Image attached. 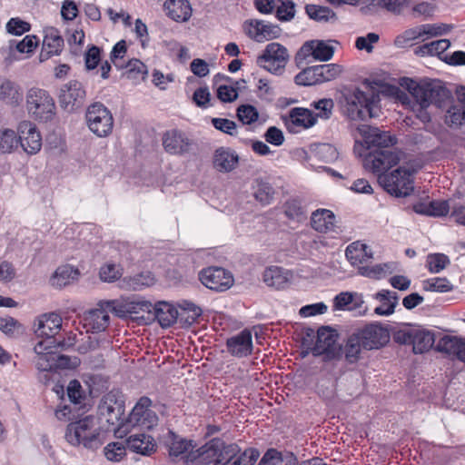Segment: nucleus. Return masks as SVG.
Segmentation results:
<instances>
[{
    "instance_id": "7ed1b4c3",
    "label": "nucleus",
    "mask_w": 465,
    "mask_h": 465,
    "mask_svg": "<svg viewBox=\"0 0 465 465\" xmlns=\"http://www.w3.org/2000/svg\"><path fill=\"white\" fill-rule=\"evenodd\" d=\"M407 90L416 103L435 105L437 108L449 105L452 98L450 91L439 80H424L419 83L410 80Z\"/></svg>"
},
{
    "instance_id": "473e14b6",
    "label": "nucleus",
    "mask_w": 465,
    "mask_h": 465,
    "mask_svg": "<svg viewBox=\"0 0 465 465\" xmlns=\"http://www.w3.org/2000/svg\"><path fill=\"white\" fill-rule=\"evenodd\" d=\"M170 440L168 442L169 447V454L173 458L183 459L185 461V457L191 453L194 452L192 440H185L181 438L180 436L174 434L173 432H169Z\"/></svg>"
},
{
    "instance_id": "6ab92c4d",
    "label": "nucleus",
    "mask_w": 465,
    "mask_h": 465,
    "mask_svg": "<svg viewBox=\"0 0 465 465\" xmlns=\"http://www.w3.org/2000/svg\"><path fill=\"white\" fill-rule=\"evenodd\" d=\"M337 333L330 327L322 326L317 331V339L312 352L314 356L333 354L336 350Z\"/></svg>"
},
{
    "instance_id": "c03bdc74",
    "label": "nucleus",
    "mask_w": 465,
    "mask_h": 465,
    "mask_svg": "<svg viewBox=\"0 0 465 465\" xmlns=\"http://www.w3.org/2000/svg\"><path fill=\"white\" fill-rule=\"evenodd\" d=\"M363 346L356 331L352 332L347 340L344 348V356L348 362L354 363L359 358Z\"/></svg>"
},
{
    "instance_id": "f704fd0d",
    "label": "nucleus",
    "mask_w": 465,
    "mask_h": 465,
    "mask_svg": "<svg viewBox=\"0 0 465 465\" xmlns=\"http://www.w3.org/2000/svg\"><path fill=\"white\" fill-rule=\"evenodd\" d=\"M155 277L151 272H143L133 276L124 277L122 281V288L129 291H141L153 286Z\"/></svg>"
},
{
    "instance_id": "a18cd8bd",
    "label": "nucleus",
    "mask_w": 465,
    "mask_h": 465,
    "mask_svg": "<svg viewBox=\"0 0 465 465\" xmlns=\"http://www.w3.org/2000/svg\"><path fill=\"white\" fill-rule=\"evenodd\" d=\"M392 272V265L391 263H381L375 264L372 266L369 265H361L358 267V273L361 276L371 278V279H381L385 277L388 272Z\"/></svg>"
},
{
    "instance_id": "dca6fc26",
    "label": "nucleus",
    "mask_w": 465,
    "mask_h": 465,
    "mask_svg": "<svg viewBox=\"0 0 465 465\" xmlns=\"http://www.w3.org/2000/svg\"><path fill=\"white\" fill-rule=\"evenodd\" d=\"M357 130L368 150H371L372 147L374 149H391V146L396 142V139L387 132L381 131L374 126L361 124Z\"/></svg>"
},
{
    "instance_id": "e2e57ef3",
    "label": "nucleus",
    "mask_w": 465,
    "mask_h": 465,
    "mask_svg": "<svg viewBox=\"0 0 465 465\" xmlns=\"http://www.w3.org/2000/svg\"><path fill=\"white\" fill-rule=\"evenodd\" d=\"M5 28L8 34L14 35H22L23 34L30 31L31 25L29 23L15 17L11 18L7 22Z\"/></svg>"
},
{
    "instance_id": "20e7f679",
    "label": "nucleus",
    "mask_w": 465,
    "mask_h": 465,
    "mask_svg": "<svg viewBox=\"0 0 465 465\" xmlns=\"http://www.w3.org/2000/svg\"><path fill=\"white\" fill-rule=\"evenodd\" d=\"M94 419L86 416L75 422H71L65 431V439L72 445L83 444L87 449L95 450L103 441L100 439V431L92 430Z\"/></svg>"
},
{
    "instance_id": "a878e982",
    "label": "nucleus",
    "mask_w": 465,
    "mask_h": 465,
    "mask_svg": "<svg viewBox=\"0 0 465 465\" xmlns=\"http://www.w3.org/2000/svg\"><path fill=\"white\" fill-rule=\"evenodd\" d=\"M152 312L153 319L157 320L163 328L172 326L179 316L177 309L166 302H159L153 305Z\"/></svg>"
},
{
    "instance_id": "5701e85b",
    "label": "nucleus",
    "mask_w": 465,
    "mask_h": 465,
    "mask_svg": "<svg viewBox=\"0 0 465 465\" xmlns=\"http://www.w3.org/2000/svg\"><path fill=\"white\" fill-rule=\"evenodd\" d=\"M239 163V155L228 147H219L213 154V167L222 173H230Z\"/></svg>"
},
{
    "instance_id": "0eeeda50",
    "label": "nucleus",
    "mask_w": 465,
    "mask_h": 465,
    "mask_svg": "<svg viewBox=\"0 0 465 465\" xmlns=\"http://www.w3.org/2000/svg\"><path fill=\"white\" fill-rule=\"evenodd\" d=\"M413 172L400 166L388 174H380L378 183L383 189L396 197H406L413 191L411 179Z\"/></svg>"
},
{
    "instance_id": "de8ad7c7",
    "label": "nucleus",
    "mask_w": 465,
    "mask_h": 465,
    "mask_svg": "<svg viewBox=\"0 0 465 465\" xmlns=\"http://www.w3.org/2000/svg\"><path fill=\"white\" fill-rule=\"evenodd\" d=\"M253 195L262 204H270L273 199L274 190L272 185L262 180H256L253 186Z\"/></svg>"
},
{
    "instance_id": "49530a36",
    "label": "nucleus",
    "mask_w": 465,
    "mask_h": 465,
    "mask_svg": "<svg viewBox=\"0 0 465 465\" xmlns=\"http://www.w3.org/2000/svg\"><path fill=\"white\" fill-rule=\"evenodd\" d=\"M465 120V108L460 103H454L445 114V124L450 127H459Z\"/></svg>"
},
{
    "instance_id": "864d4df0",
    "label": "nucleus",
    "mask_w": 465,
    "mask_h": 465,
    "mask_svg": "<svg viewBox=\"0 0 465 465\" xmlns=\"http://www.w3.org/2000/svg\"><path fill=\"white\" fill-rule=\"evenodd\" d=\"M321 84L337 78L342 72L341 65L337 64H326L317 65Z\"/></svg>"
},
{
    "instance_id": "2eb2a0df",
    "label": "nucleus",
    "mask_w": 465,
    "mask_h": 465,
    "mask_svg": "<svg viewBox=\"0 0 465 465\" xmlns=\"http://www.w3.org/2000/svg\"><path fill=\"white\" fill-rule=\"evenodd\" d=\"M152 401L148 397H142L133 408L128 421L133 426L143 429H153L158 423L156 413L150 409Z\"/></svg>"
},
{
    "instance_id": "4c0bfd02",
    "label": "nucleus",
    "mask_w": 465,
    "mask_h": 465,
    "mask_svg": "<svg viewBox=\"0 0 465 465\" xmlns=\"http://www.w3.org/2000/svg\"><path fill=\"white\" fill-rule=\"evenodd\" d=\"M434 334L430 331L414 329L412 351L415 354L428 351L434 344Z\"/></svg>"
},
{
    "instance_id": "cd10ccee",
    "label": "nucleus",
    "mask_w": 465,
    "mask_h": 465,
    "mask_svg": "<svg viewBox=\"0 0 465 465\" xmlns=\"http://www.w3.org/2000/svg\"><path fill=\"white\" fill-rule=\"evenodd\" d=\"M312 227L319 232H335V215L327 209H318L312 213Z\"/></svg>"
},
{
    "instance_id": "412c9836",
    "label": "nucleus",
    "mask_w": 465,
    "mask_h": 465,
    "mask_svg": "<svg viewBox=\"0 0 465 465\" xmlns=\"http://www.w3.org/2000/svg\"><path fill=\"white\" fill-rule=\"evenodd\" d=\"M228 351L234 357L242 358L251 354L252 351V333L243 330L240 333L229 338L226 341Z\"/></svg>"
},
{
    "instance_id": "37998d69",
    "label": "nucleus",
    "mask_w": 465,
    "mask_h": 465,
    "mask_svg": "<svg viewBox=\"0 0 465 465\" xmlns=\"http://www.w3.org/2000/svg\"><path fill=\"white\" fill-rule=\"evenodd\" d=\"M305 12L311 19L317 22H329L336 19L335 13L327 6L309 4L305 5Z\"/></svg>"
},
{
    "instance_id": "c756f323",
    "label": "nucleus",
    "mask_w": 465,
    "mask_h": 465,
    "mask_svg": "<svg viewBox=\"0 0 465 465\" xmlns=\"http://www.w3.org/2000/svg\"><path fill=\"white\" fill-rule=\"evenodd\" d=\"M262 280L269 287L283 289L290 281V273L279 266H271L264 270Z\"/></svg>"
},
{
    "instance_id": "a19ab883",
    "label": "nucleus",
    "mask_w": 465,
    "mask_h": 465,
    "mask_svg": "<svg viewBox=\"0 0 465 465\" xmlns=\"http://www.w3.org/2000/svg\"><path fill=\"white\" fill-rule=\"evenodd\" d=\"M450 46V42L448 39H440L430 43L424 44L415 50L416 54L424 55H438L441 54Z\"/></svg>"
},
{
    "instance_id": "5fc2aeb1",
    "label": "nucleus",
    "mask_w": 465,
    "mask_h": 465,
    "mask_svg": "<svg viewBox=\"0 0 465 465\" xmlns=\"http://www.w3.org/2000/svg\"><path fill=\"white\" fill-rule=\"evenodd\" d=\"M19 143V136L13 130H4L0 132V151L3 153H10L16 148Z\"/></svg>"
},
{
    "instance_id": "aec40b11",
    "label": "nucleus",
    "mask_w": 465,
    "mask_h": 465,
    "mask_svg": "<svg viewBox=\"0 0 465 465\" xmlns=\"http://www.w3.org/2000/svg\"><path fill=\"white\" fill-rule=\"evenodd\" d=\"M164 150L171 154H184L191 150V141L180 131H167L163 137Z\"/></svg>"
},
{
    "instance_id": "4468645a",
    "label": "nucleus",
    "mask_w": 465,
    "mask_h": 465,
    "mask_svg": "<svg viewBox=\"0 0 465 465\" xmlns=\"http://www.w3.org/2000/svg\"><path fill=\"white\" fill-rule=\"evenodd\" d=\"M199 280L208 289L224 292L230 289L234 282L232 274L222 267H208L199 272Z\"/></svg>"
},
{
    "instance_id": "13d9d810",
    "label": "nucleus",
    "mask_w": 465,
    "mask_h": 465,
    "mask_svg": "<svg viewBox=\"0 0 465 465\" xmlns=\"http://www.w3.org/2000/svg\"><path fill=\"white\" fill-rule=\"evenodd\" d=\"M423 289L429 292H447L452 290V285L446 278H432L423 282Z\"/></svg>"
},
{
    "instance_id": "f3484780",
    "label": "nucleus",
    "mask_w": 465,
    "mask_h": 465,
    "mask_svg": "<svg viewBox=\"0 0 465 465\" xmlns=\"http://www.w3.org/2000/svg\"><path fill=\"white\" fill-rule=\"evenodd\" d=\"M85 99V90L83 84L72 80L60 89L59 103L64 109H74L81 106Z\"/></svg>"
},
{
    "instance_id": "e433bc0d",
    "label": "nucleus",
    "mask_w": 465,
    "mask_h": 465,
    "mask_svg": "<svg viewBox=\"0 0 465 465\" xmlns=\"http://www.w3.org/2000/svg\"><path fill=\"white\" fill-rule=\"evenodd\" d=\"M345 255L352 265H360L371 259L373 253L367 244L354 242L347 247Z\"/></svg>"
},
{
    "instance_id": "f8f14e48",
    "label": "nucleus",
    "mask_w": 465,
    "mask_h": 465,
    "mask_svg": "<svg viewBox=\"0 0 465 465\" xmlns=\"http://www.w3.org/2000/svg\"><path fill=\"white\" fill-rule=\"evenodd\" d=\"M101 419L109 425H116L124 414V402L122 394L117 391H111L101 400L98 406Z\"/></svg>"
},
{
    "instance_id": "4d7b16f0",
    "label": "nucleus",
    "mask_w": 465,
    "mask_h": 465,
    "mask_svg": "<svg viewBox=\"0 0 465 465\" xmlns=\"http://www.w3.org/2000/svg\"><path fill=\"white\" fill-rule=\"evenodd\" d=\"M124 310H117L115 309L117 313L120 312H127V313H139V312H147L152 313V310L153 305L144 300H134L127 302L124 306Z\"/></svg>"
},
{
    "instance_id": "4be33fe9",
    "label": "nucleus",
    "mask_w": 465,
    "mask_h": 465,
    "mask_svg": "<svg viewBox=\"0 0 465 465\" xmlns=\"http://www.w3.org/2000/svg\"><path fill=\"white\" fill-rule=\"evenodd\" d=\"M281 34L278 25L262 20H252L249 24L248 35L257 42L277 38Z\"/></svg>"
},
{
    "instance_id": "7c9ffc66",
    "label": "nucleus",
    "mask_w": 465,
    "mask_h": 465,
    "mask_svg": "<svg viewBox=\"0 0 465 465\" xmlns=\"http://www.w3.org/2000/svg\"><path fill=\"white\" fill-rule=\"evenodd\" d=\"M126 444L130 450L142 455H150L155 450L153 438L143 433L129 436Z\"/></svg>"
},
{
    "instance_id": "2f4dec72",
    "label": "nucleus",
    "mask_w": 465,
    "mask_h": 465,
    "mask_svg": "<svg viewBox=\"0 0 465 465\" xmlns=\"http://www.w3.org/2000/svg\"><path fill=\"white\" fill-rule=\"evenodd\" d=\"M374 298L381 303L374 309L377 315L388 316L394 312L399 300L397 292L381 290L375 293Z\"/></svg>"
},
{
    "instance_id": "39448f33",
    "label": "nucleus",
    "mask_w": 465,
    "mask_h": 465,
    "mask_svg": "<svg viewBox=\"0 0 465 465\" xmlns=\"http://www.w3.org/2000/svg\"><path fill=\"white\" fill-rule=\"evenodd\" d=\"M26 109L28 114L37 121L47 122L55 114V104L47 91L31 88L26 94Z\"/></svg>"
},
{
    "instance_id": "423d86ee",
    "label": "nucleus",
    "mask_w": 465,
    "mask_h": 465,
    "mask_svg": "<svg viewBox=\"0 0 465 465\" xmlns=\"http://www.w3.org/2000/svg\"><path fill=\"white\" fill-rule=\"evenodd\" d=\"M35 332L38 337H45L47 344L57 345L59 348L69 347L74 344V338L69 337L67 341L55 338L62 328V318L54 312L45 313L38 317L35 322Z\"/></svg>"
},
{
    "instance_id": "ea45409f",
    "label": "nucleus",
    "mask_w": 465,
    "mask_h": 465,
    "mask_svg": "<svg viewBox=\"0 0 465 465\" xmlns=\"http://www.w3.org/2000/svg\"><path fill=\"white\" fill-rule=\"evenodd\" d=\"M289 117L294 125L303 128L312 127L316 123L312 112L302 107L292 108L289 113Z\"/></svg>"
},
{
    "instance_id": "f257e3e1",
    "label": "nucleus",
    "mask_w": 465,
    "mask_h": 465,
    "mask_svg": "<svg viewBox=\"0 0 465 465\" xmlns=\"http://www.w3.org/2000/svg\"><path fill=\"white\" fill-rule=\"evenodd\" d=\"M343 113L352 121L377 117L380 113V94L373 90L364 93L359 88H349L342 93Z\"/></svg>"
},
{
    "instance_id": "c85d7f7f",
    "label": "nucleus",
    "mask_w": 465,
    "mask_h": 465,
    "mask_svg": "<svg viewBox=\"0 0 465 465\" xmlns=\"http://www.w3.org/2000/svg\"><path fill=\"white\" fill-rule=\"evenodd\" d=\"M164 8L170 18L176 22H186L192 16V6L188 0H168Z\"/></svg>"
},
{
    "instance_id": "9d476101",
    "label": "nucleus",
    "mask_w": 465,
    "mask_h": 465,
    "mask_svg": "<svg viewBox=\"0 0 465 465\" xmlns=\"http://www.w3.org/2000/svg\"><path fill=\"white\" fill-rule=\"evenodd\" d=\"M289 60L287 49L279 43L269 44L263 54L257 58V64L265 70L279 74Z\"/></svg>"
},
{
    "instance_id": "09e8293b",
    "label": "nucleus",
    "mask_w": 465,
    "mask_h": 465,
    "mask_svg": "<svg viewBox=\"0 0 465 465\" xmlns=\"http://www.w3.org/2000/svg\"><path fill=\"white\" fill-rule=\"evenodd\" d=\"M0 331L6 336L14 338L25 332L24 326L15 318L0 317Z\"/></svg>"
},
{
    "instance_id": "f03ea898",
    "label": "nucleus",
    "mask_w": 465,
    "mask_h": 465,
    "mask_svg": "<svg viewBox=\"0 0 465 465\" xmlns=\"http://www.w3.org/2000/svg\"><path fill=\"white\" fill-rule=\"evenodd\" d=\"M237 446L225 444L220 439H213L194 452L185 457V463L192 465H226L235 455Z\"/></svg>"
},
{
    "instance_id": "58836bf2",
    "label": "nucleus",
    "mask_w": 465,
    "mask_h": 465,
    "mask_svg": "<svg viewBox=\"0 0 465 465\" xmlns=\"http://www.w3.org/2000/svg\"><path fill=\"white\" fill-rule=\"evenodd\" d=\"M258 465H295V456L292 453L282 454L276 450H269Z\"/></svg>"
},
{
    "instance_id": "ddd939ff",
    "label": "nucleus",
    "mask_w": 465,
    "mask_h": 465,
    "mask_svg": "<svg viewBox=\"0 0 465 465\" xmlns=\"http://www.w3.org/2000/svg\"><path fill=\"white\" fill-rule=\"evenodd\" d=\"M53 348H58L57 345L47 344L45 341H39L35 345V367L41 371H52L56 368L63 366L68 361L64 355H59L54 351Z\"/></svg>"
},
{
    "instance_id": "393cba45",
    "label": "nucleus",
    "mask_w": 465,
    "mask_h": 465,
    "mask_svg": "<svg viewBox=\"0 0 465 465\" xmlns=\"http://www.w3.org/2000/svg\"><path fill=\"white\" fill-rule=\"evenodd\" d=\"M64 46V39L54 28H50L43 42V50L40 54L41 61L48 59L52 55L59 54Z\"/></svg>"
},
{
    "instance_id": "69168bd1",
    "label": "nucleus",
    "mask_w": 465,
    "mask_h": 465,
    "mask_svg": "<svg viewBox=\"0 0 465 465\" xmlns=\"http://www.w3.org/2000/svg\"><path fill=\"white\" fill-rule=\"evenodd\" d=\"M295 15V4L292 0H282L277 7L276 15L281 21H290Z\"/></svg>"
},
{
    "instance_id": "1a4fd4ad",
    "label": "nucleus",
    "mask_w": 465,
    "mask_h": 465,
    "mask_svg": "<svg viewBox=\"0 0 465 465\" xmlns=\"http://www.w3.org/2000/svg\"><path fill=\"white\" fill-rule=\"evenodd\" d=\"M400 161L399 154L393 149H373L363 159V166L367 171L378 174L386 172Z\"/></svg>"
},
{
    "instance_id": "603ef678",
    "label": "nucleus",
    "mask_w": 465,
    "mask_h": 465,
    "mask_svg": "<svg viewBox=\"0 0 465 465\" xmlns=\"http://www.w3.org/2000/svg\"><path fill=\"white\" fill-rule=\"evenodd\" d=\"M122 274L121 266L113 262L104 264L99 271L100 279L104 282H114L120 279Z\"/></svg>"
},
{
    "instance_id": "9b49d317",
    "label": "nucleus",
    "mask_w": 465,
    "mask_h": 465,
    "mask_svg": "<svg viewBox=\"0 0 465 465\" xmlns=\"http://www.w3.org/2000/svg\"><path fill=\"white\" fill-rule=\"evenodd\" d=\"M364 350H377L386 345L390 341L387 327L379 322L366 324L356 331Z\"/></svg>"
},
{
    "instance_id": "052dcab7",
    "label": "nucleus",
    "mask_w": 465,
    "mask_h": 465,
    "mask_svg": "<svg viewBox=\"0 0 465 465\" xmlns=\"http://www.w3.org/2000/svg\"><path fill=\"white\" fill-rule=\"evenodd\" d=\"M450 260L448 256L442 253H435L430 254L427 257V266L430 272L437 273L442 271L447 264H449Z\"/></svg>"
},
{
    "instance_id": "c9c22d12",
    "label": "nucleus",
    "mask_w": 465,
    "mask_h": 465,
    "mask_svg": "<svg viewBox=\"0 0 465 465\" xmlns=\"http://www.w3.org/2000/svg\"><path fill=\"white\" fill-rule=\"evenodd\" d=\"M302 50L310 53L314 59L319 61H329L334 54V48L324 41L313 40L306 42Z\"/></svg>"
},
{
    "instance_id": "bf43d9fd",
    "label": "nucleus",
    "mask_w": 465,
    "mask_h": 465,
    "mask_svg": "<svg viewBox=\"0 0 465 465\" xmlns=\"http://www.w3.org/2000/svg\"><path fill=\"white\" fill-rule=\"evenodd\" d=\"M237 117L243 124H251L258 120L259 113L251 104H242L237 109Z\"/></svg>"
},
{
    "instance_id": "680f3d73",
    "label": "nucleus",
    "mask_w": 465,
    "mask_h": 465,
    "mask_svg": "<svg viewBox=\"0 0 465 465\" xmlns=\"http://www.w3.org/2000/svg\"><path fill=\"white\" fill-rule=\"evenodd\" d=\"M67 396L71 403L74 405V408L82 404V401L84 400V396L81 383L77 380H72L69 382L67 386Z\"/></svg>"
},
{
    "instance_id": "8fccbe9b",
    "label": "nucleus",
    "mask_w": 465,
    "mask_h": 465,
    "mask_svg": "<svg viewBox=\"0 0 465 465\" xmlns=\"http://www.w3.org/2000/svg\"><path fill=\"white\" fill-rule=\"evenodd\" d=\"M317 65L303 69L295 75L294 81L298 85L309 86L321 84Z\"/></svg>"
},
{
    "instance_id": "3c124183",
    "label": "nucleus",
    "mask_w": 465,
    "mask_h": 465,
    "mask_svg": "<svg viewBox=\"0 0 465 465\" xmlns=\"http://www.w3.org/2000/svg\"><path fill=\"white\" fill-rule=\"evenodd\" d=\"M285 215L292 220L302 222L306 219V212L302 203L297 199H292L286 202L284 205Z\"/></svg>"
},
{
    "instance_id": "79ce46f5",
    "label": "nucleus",
    "mask_w": 465,
    "mask_h": 465,
    "mask_svg": "<svg viewBox=\"0 0 465 465\" xmlns=\"http://www.w3.org/2000/svg\"><path fill=\"white\" fill-rule=\"evenodd\" d=\"M417 213L430 216H444L449 213V203L446 201H433L428 205L417 204L413 207Z\"/></svg>"
},
{
    "instance_id": "72a5a7b5",
    "label": "nucleus",
    "mask_w": 465,
    "mask_h": 465,
    "mask_svg": "<svg viewBox=\"0 0 465 465\" xmlns=\"http://www.w3.org/2000/svg\"><path fill=\"white\" fill-rule=\"evenodd\" d=\"M80 272L70 264L59 266L51 278V284L62 288L78 280Z\"/></svg>"
},
{
    "instance_id": "774afa93",
    "label": "nucleus",
    "mask_w": 465,
    "mask_h": 465,
    "mask_svg": "<svg viewBox=\"0 0 465 465\" xmlns=\"http://www.w3.org/2000/svg\"><path fill=\"white\" fill-rule=\"evenodd\" d=\"M260 456V452L255 449L245 450L232 465H253Z\"/></svg>"
},
{
    "instance_id": "a211bd4d",
    "label": "nucleus",
    "mask_w": 465,
    "mask_h": 465,
    "mask_svg": "<svg viewBox=\"0 0 465 465\" xmlns=\"http://www.w3.org/2000/svg\"><path fill=\"white\" fill-rule=\"evenodd\" d=\"M19 143L28 154H35L42 147V137L31 122H22L18 126Z\"/></svg>"
},
{
    "instance_id": "b1692460",
    "label": "nucleus",
    "mask_w": 465,
    "mask_h": 465,
    "mask_svg": "<svg viewBox=\"0 0 465 465\" xmlns=\"http://www.w3.org/2000/svg\"><path fill=\"white\" fill-rule=\"evenodd\" d=\"M435 349L437 351L454 355L460 361H465V339L446 335L438 341Z\"/></svg>"
},
{
    "instance_id": "6e6552de",
    "label": "nucleus",
    "mask_w": 465,
    "mask_h": 465,
    "mask_svg": "<svg viewBox=\"0 0 465 465\" xmlns=\"http://www.w3.org/2000/svg\"><path fill=\"white\" fill-rule=\"evenodd\" d=\"M89 130L98 137L108 136L114 127V118L110 110L102 103L89 105L85 113Z\"/></svg>"
},
{
    "instance_id": "6e6d98bb",
    "label": "nucleus",
    "mask_w": 465,
    "mask_h": 465,
    "mask_svg": "<svg viewBox=\"0 0 465 465\" xmlns=\"http://www.w3.org/2000/svg\"><path fill=\"white\" fill-rule=\"evenodd\" d=\"M407 140L410 143L424 149H430L434 146L433 136L426 132H411L407 135Z\"/></svg>"
},
{
    "instance_id": "bb28decb",
    "label": "nucleus",
    "mask_w": 465,
    "mask_h": 465,
    "mask_svg": "<svg viewBox=\"0 0 465 465\" xmlns=\"http://www.w3.org/2000/svg\"><path fill=\"white\" fill-rule=\"evenodd\" d=\"M110 316L104 309L90 310L84 316V325L87 331L93 333L104 331L109 325Z\"/></svg>"
},
{
    "instance_id": "338daca9",
    "label": "nucleus",
    "mask_w": 465,
    "mask_h": 465,
    "mask_svg": "<svg viewBox=\"0 0 465 465\" xmlns=\"http://www.w3.org/2000/svg\"><path fill=\"white\" fill-rule=\"evenodd\" d=\"M312 105L319 111L318 116L322 119H329L332 114L334 103L331 98H323L313 102Z\"/></svg>"
},
{
    "instance_id": "0e129e2a",
    "label": "nucleus",
    "mask_w": 465,
    "mask_h": 465,
    "mask_svg": "<svg viewBox=\"0 0 465 465\" xmlns=\"http://www.w3.org/2000/svg\"><path fill=\"white\" fill-rule=\"evenodd\" d=\"M104 455L108 460L119 461L125 455V448L121 442H111L104 447Z\"/></svg>"
}]
</instances>
